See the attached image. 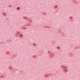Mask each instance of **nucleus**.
<instances>
[{
    "instance_id": "1",
    "label": "nucleus",
    "mask_w": 80,
    "mask_h": 80,
    "mask_svg": "<svg viewBox=\"0 0 80 80\" xmlns=\"http://www.w3.org/2000/svg\"><path fill=\"white\" fill-rule=\"evenodd\" d=\"M54 8H58V6H57V5L55 6L54 7Z\"/></svg>"
},
{
    "instance_id": "2",
    "label": "nucleus",
    "mask_w": 80,
    "mask_h": 80,
    "mask_svg": "<svg viewBox=\"0 0 80 80\" xmlns=\"http://www.w3.org/2000/svg\"><path fill=\"white\" fill-rule=\"evenodd\" d=\"M22 37H23V35L22 34H20L19 35V37H21V38H22Z\"/></svg>"
},
{
    "instance_id": "3",
    "label": "nucleus",
    "mask_w": 80,
    "mask_h": 80,
    "mask_svg": "<svg viewBox=\"0 0 80 80\" xmlns=\"http://www.w3.org/2000/svg\"><path fill=\"white\" fill-rule=\"evenodd\" d=\"M32 57H33V58H36L37 57V56L34 55L32 56Z\"/></svg>"
},
{
    "instance_id": "4",
    "label": "nucleus",
    "mask_w": 80,
    "mask_h": 80,
    "mask_svg": "<svg viewBox=\"0 0 80 80\" xmlns=\"http://www.w3.org/2000/svg\"><path fill=\"white\" fill-rule=\"evenodd\" d=\"M17 9V10H20V7H18Z\"/></svg>"
},
{
    "instance_id": "5",
    "label": "nucleus",
    "mask_w": 80,
    "mask_h": 80,
    "mask_svg": "<svg viewBox=\"0 0 80 80\" xmlns=\"http://www.w3.org/2000/svg\"><path fill=\"white\" fill-rule=\"evenodd\" d=\"M57 48L58 49H60V47H58Z\"/></svg>"
},
{
    "instance_id": "6",
    "label": "nucleus",
    "mask_w": 80,
    "mask_h": 80,
    "mask_svg": "<svg viewBox=\"0 0 80 80\" xmlns=\"http://www.w3.org/2000/svg\"><path fill=\"white\" fill-rule=\"evenodd\" d=\"M3 15H6V13H3Z\"/></svg>"
},
{
    "instance_id": "7",
    "label": "nucleus",
    "mask_w": 80,
    "mask_h": 80,
    "mask_svg": "<svg viewBox=\"0 0 80 80\" xmlns=\"http://www.w3.org/2000/svg\"><path fill=\"white\" fill-rule=\"evenodd\" d=\"M33 46H36V45L35 44H33Z\"/></svg>"
},
{
    "instance_id": "8",
    "label": "nucleus",
    "mask_w": 80,
    "mask_h": 80,
    "mask_svg": "<svg viewBox=\"0 0 80 80\" xmlns=\"http://www.w3.org/2000/svg\"><path fill=\"white\" fill-rule=\"evenodd\" d=\"M65 71H68V69H65Z\"/></svg>"
},
{
    "instance_id": "9",
    "label": "nucleus",
    "mask_w": 80,
    "mask_h": 80,
    "mask_svg": "<svg viewBox=\"0 0 80 80\" xmlns=\"http://www.w3.org/2000/svg\"><path fill=\"white\" fill-rule=\"evenodd\" d=\"M63 68H66L65 67H63Z\"/></svg>"
},
{
    "instance_id": "10",
    "label": "nucleus",
    "mask_w": 80,
    "mask_h": 80,
    "mask_svg": "<svg viewBox=\"0 0 80 80\" xmlns=\"http://www.w3.org/2000/svg\"><path fill=\"white\" fill-rule=\"evenodd\" d=\"M10 7H12V5H10Z\"/></svg>"
},
{
    "instance_id": "11",
    "label": "nucleus",
    "mask_w": 80,
    "mask_h": 80,
    "mask_svg": "<svg viewBox=\"0 0 80 80\" xmlns=\"http://www.w3.org/2000/svg\"><path fill=\"white\" fill-rule=\"evenodd\" d=\"M70 18H71L72 17H71Z\"/></svg>"
}]
</instances>
